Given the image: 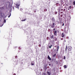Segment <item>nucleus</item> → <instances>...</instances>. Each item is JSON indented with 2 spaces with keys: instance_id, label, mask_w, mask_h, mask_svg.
Segmentation results:
<instances>
[{
  "instance_id": "nucleus-1",
  "label": "nucleus",
  "mask_w": 75,
  "mask_h": 75,
  "mask_svg": "<svg viewBox=\"0 0 75 75\" xmlns=\"http://www.w3.org/2000/svg\"><path fill=\"white\" fill-rule=\"evenodd\" d=\"M67 48L68 51H71L72 50V48L70 46H69Z\"/></svg>"
},
{
  "instance_id": "nucleus-2",
  "label": "nucleus",
  "mask_w": 75,
  "mask_h": 75,
  "mask_svg": "<svg viewBox=\"0 0 75 75\" xmlns=\"http://www.w3.org/2000/svg\"><path fill=\"white\" fill-rule=\"evenodd\" d=\"M55 25V23H53L52 24L50 25V26L52 28H54V25Z\"/></svg>"
},
{
  "instance_id": "nucleus-3",
  "label": "nucleus",
  "mask_w": 75,
  "mask_h": 75,
  "mask_svg": "<svg viewBox=\"0 0 75 75\" xmlns=\"http://www.w3.org/2000/svg\"><path fill=\"white\" fill-rule=\"evenodd\" d=\"M54 36H56L57 35V30L54 31Z\"/></svg>"
},
{
  "instance_id": "nucleus-4",
  "label": "nucleus",
  "mask_w": 75,
  "mask_h": 75,
  "mask_svg": "<svg viewBox=\"0 0 75 75\" xmlns=\"http://www.w3.org/2000/svg\"><path fill=\"white\" fill-rule=\"evenodd\" d=\"M19 6H20V5L18 4H16V8H18V9L19 8Z\"/></svg>"
},
{
  "instance_id": "nucleus-5",
  "label": "nucleus",
  "mask_w": 75,
  "mask_h": 75,
  "mask_svg": "<svg viewBox=\"0 0 75 75\" xmlns=\"http://www.w3.org/2000/svg\"><path fill=\"white\" fill-rule=\"evenodd\" d=\"M52 21H53V22H54V21H55V18H54V17H52Z\"/></svg>"
},
{
  "instance_id": "nucleus-6",
  "label": "nucleus",
  "mask_w": 75,
  "mask_h": 75,
  "mask_svg": "<svg viewBox=\"0 0 75 75\" xmlns=\"http://www.w3.org/2000/svg\"><path fill=\"white\" fill-rule=\"evenodd\" d=\"M47 74L48 75H51V72L49 71H47Z\"/></svg>"
},
{
  "instance_id": "nucleus-7",
  "label": "nucleus",
  "mask_w": 75,
  "mask_h": 75,
  "mask_svg": "<svg viewBox=\"0 0 75 75\" xmlns=\"http://www.w3.org/2000/svg\"><path fill=\"white\" fill-rule=\"evenodd\" d=\"M47 58H48V59H49V60H51V58H50V56L49 55L48 56Z\"/></svg>"
},
{
  "instance_id": "nucleus-8",
  "label": "nucleus",
  "mask_w": 75,
  "mask_h": 75,
  "mask_svg": "<svg viewBox=\"0 0 75 75\" xmlns=\"http://www.w3.org/2000/svg\"><path fill=\"white\" fill-rule=\"evenodd\" d=\"M62 38H64V33H62Z\"/></svg>"
},
{
  "instance_id": "nucleus-9",
  "label": "nucleus",
  "mask_w": 75,
  "mask_h": 75,
  "mask_svg": "<svg viewBox=\"0 0 75 75\" xmlns=\"http://www.w3.org/2000/svg\"><path fill=\"white\" fill-rule=\"evenodd\" d=\"M68 10H69L70 9H71V6H70L68 8Z\"/></svg>"
},
{
  "instance_id": "nucleus-10",
  "label": "nucleus",
  "mask_w": 75,
  "mask_h": 75,
  "mask_svg": "<svg viewBox=\"0 0 75 75\" xmlns=\"http://www.w3.org/2000/svg\"><path fill=\"white\" fill-rule=\"evenodd\" d=\"M67 48H68V47H67V45L66 46V48H65L66 52H67Z\"/></svg>"
},
{
  "instance_id": "nucleus-11",
  "label": "nucleus",
  "mask_w": 75,
  "mask_h": 75,
  "mask_svg": "<svg viewBox=\"0 0 75 75\" xmlns=\"http://www.w3.org/2000/svg\"><path fill=\"white\" fill-rule=\"evenodd\" d=\"M54 38H55L54 39V40L55 41H57V37H54Z\"/></svg>"
},
{
  "instance_id": "nucleus-12",
  "label": "nucleus",
  "mask_w": 75,
  "mask_h": 75,
  "mask_svg": "<svg viewBox=\"0 0 75 75\" xmlns=\"http://www.w3.org/2000/svg\"><path fill=\"white\" fill-rule=\"evenodd\" d=\"M26 20V19H24V20H22V21H25Z\"/></svg>"
},
{
  "instance_id": "nucleus-13",
  "label": "nucleus",
  "mask_w": 75,
  "mask_h": 75,
  "mask_svg": "<svg viewBox=\"0 0 75 75\" xmlns=\"http://www.w3.org/2000/svg\"><path fill=\"white\" fill-rule=\"evenodd\" d=\"M58 50H59V46H57V51H58Z\"/></svg>"
},
{
  "instance_id": "nucleus-14",
  "label": "nucleus",
  "mask_w": 75,
  "mask_h": 75,
  "mask_svg": "<svg viewBox=\"0 0 75 75\" xmlns=\"http://www.w3.org/2000/svg\"><path fill=\"white\" fill-rule=\"evenodd\" d=\"M51 38L52 39V38H54V35H52V36L51 37Z\"/></svg>"
},
{
  "instance_id": "nucleus-15",
  "label": "nucleus",
  "mask_w": 75,
  "mask_h": 75,
  "mask_svg": "<svg viewBox=\"0 0 75 75\" xmlns=\"http://www.w3.org/2000/svg\"><path fill=\"white\" fill-rule=\"evenodd\" d=\"M56 56V54H55L54 55H53V57H55Z\"/></svg>"
},
{
  "instance_id": "nucleus-16",
  "label": "nucleus",
  "mask_w": 75,
  "mask_h": 75,
  "mask_svg": "<svg viewBox=\"0 0 75 75\" xmlns=\"http://www.w3.org/2000/svg\"><path fill=\"white\" fill-rule=\"evenodd\" d=\"M64 68H67V66L66 65H64Z\"/></svg>"
},
{
  "instance_id": "nucleus-17",
  "label": "nucleus",
  "mask_w": 75,
  "mask_h": 75,
  "mask_svg": "<svg viewBox=\"0 0 75 75\" xmlns=\"http://www.w3.org/2000/svg\"><path fill=\"white\" fill-rule=\"evenodd\" d=\"M73 5L74 6L75 5V1L73 2Z\"/></svg>"
},
{
  "instance_id": "nucleus-18",
  "label": "nucleus",
  "mask_w": 75,
  "mask_h": 75,
  "mask_svg": "<svg viewBox=\"0 0 75 75\" xmlns=\"http://www.w3.org/2000/svg\"><path fill=\"white\" fill-rule=\"evenodd\" d=\"M51 47H52V45H51L49 47L50 48H51Z\"/></svg>"
},
{
  "instance_id": "nucleus-19",
  "label": "nucleus",
  "mask_w": 75,
  "mask_h": 75,
  "mask_svg": "<svg viewBox=\"0 0 75 75\" xmlns=\"http://www.w3.org/2000/svg\"><path fill=\"white\" fill-rule=\"evenodd\" d=\"M43 75H46V73H43Z\"/></svg>"
},
{
  "instance_id": "nucleus-20",
  "label": "nucleus",
  "mask_w": 75,
  "mask_h": 75,
  "mask_svg": "<svg viewBox=\"0 0 75 75\" xmlns=\"http://www.w3.org/2000/svg\"><path fill=\"white\" fill-rule=\"evenodd\" d=\"M55 14H57V12H55Z\"/></svg>"
},
{
  "instance_id": "nucleus-21",
  "label": "nucleus",
  "mask_w": 75,
  "mask_h": 75,
  "mask_svg": "<svg viewBox=\"0 0 75 75\" xmlns=\"http://www.w3.org/2000/svg\"><path fill=\"white\" fill-rule=\"evenodd\" d=\"M31 65H34V64L32 63Z\"/></svg>"
},
{
  "instance_id": "nucleus-22",
  "label": "nucleus",
  "mask_w": 75,
  "mask_h": 75,
  "mask_svg": "<svg viewBox=\"0 0 75 75\" xmlns=\"http://www.w3.org/2000/svg\"><path fill=\"white\" fill-rule=\"evenodd\" d=\"M38 46L39 47H41V45H39Z\"/></svg>"
},
{
  "instance_id": "nucleus-23",
  "label": "nucleus",
  "mask_w": 75,
  "mask_h": 75,
  "mask_svg": "<svg viewBox=\"0 0 75 75\" xmlns=\"http://www.w3.org/2000/svg\"><path fill=\"white\" fill-rule=\"evenodd\" d=\"M61 40H64V38H61Z\"/></svg>"
},
{
  "instance_id": "nucleus-24",
  "label": "nucleus",
  "mask_w": 75,
  "mask_h": 75,
  "mask_svg": "<svg viewBox=\"0 0 75 75\" xmlns=\"http://www.w3.org/2000/svg\"><path fill=\"white\" fill-rule=\"evenodd\" d=\"M64 59H65V56H64Z\"/></svg>"
},
{
  "instance_id": "nucleus-25",
  "label": "nucleus",
  "mask_w": 75,
  "mask_h": 75,
  "mask_svg": "<svg viewBox=\"0 0 75 75\" xmlns=\"http://www.w3.org/2000/svg\"><path fill=\"white\" fill-rule=\"evenodd\" d=\"M60 17H62V15H61V16H60Z\"/></svg>"
},
{
  "instance_id": "nucleus-26",
  "label": "nucleus",
  "mask_w": 75,
  "mask_h": 75,
  "mask_svg": "<svg viewBox=\"0 0 75 75\" xmlns=\"http://www.w3.org/2000/svg\"><path fill=\"white\" fill-rule=\"evenodd\" d=\"M17 58V56H15V58Z\"/></svg>"
},
{
  "instance_id": "nucleus-27",
  "label": "nucleus",
  "mask_w": 75,
  "mask_h": 75,
  "mask_svg": "<svg viewBox=\"0 0 75 75\" xmlns=\"http://www.w3.org/2000/svg\"><path fill=\"white\" fill-rule=\"evenodd\" d=\"M64 23H63L62 24V26H64Z\"/></svg>"
},
{
  "instance_id": "nucleus-28",
  "label": "nucleus",
  "mask_w": 75,
  "mask_h": 75,
  "mask_svg": "<svg viewBox=\"0 0 75 75\" xmlns=\"http://www.w3.org/2000/svg\"><path fill=\"white\" fill-rule=\"evenodd\" d=\"M6 21V20H4V23H5Z\"/></svg>"
},
{
  "instance_id": "nucleus-29",
  "label": "nucleus",
  "mask_w": 75,
  "mask_h": 75,
  "mask_svg": "<svg viewBox=\"0 0 75 75\" xmlns=\"http://www.w3.org/2000/svg\"><path fill=\"white\" fill-rule=\"evenodd\" d=\"M55 30V28H54V29H53V30L54 31Z\"/></svg>"
},
{
  "instance_id": "nucleus-30",
  "label": "nucleus",
  "mask_w": 75,
  "mask_h": 75,
  "mask_svg": "<svg viewBox=\"0 0 75 75\" xmlns=\"http://www.w3.org/2000/svg\"><path fill=\"white\" fill-rule=\"evenodd\" d=\"M56 63H57V64H58V61H56Z\"/></svg>"
},
{
  "instance_id": "nucleus-31",
  "label": "nucleus",
  "mask_w": 75,
  "mask_h": 75,
  "mask_svg": "<svg viewBox=\"0 0 75 75\" xmlns=\"http://www.w3.org/2000/svg\"><path fill=\"white\" fill-rule=\"evenodd\" d=\"M13 75H16V74L14 73L13 74Z\"/></svg>"
},
{
  "instance_id": "nucleus-32",
  "label": "nucleus",
  "mask_w": 75,
  "mask_h": 75,
  "mask_svg": "<svg viewBox=\"0 0 75 75\" xmlns=\"http://www.w3.org/2000/svg\"><path fill=\"white\" fill-rule=\"evenodd\" d=\"M61 11H63V9H61Z\"/></svg>"
},
{
  "instance_id": "nucleus-33",
  "label": "nucleus",
  "mask_w": 75,
  "mask_h": 75,
  "mask_svg": "<svg viewBox=\"0 0 75 75\" xmlns=\"http://www.w3.org/2000/svg\"><path fill=\"white\" fill-rule=\"evenodd\" d=\"M33 63H34V62H32Z\"/></svg>"
},
{
  "instance_id": "nucleus-34",
  "label": "nucleus",
  "mask_w": 75,
  "mask_h": 75,
  "mask_svg": "<svg viewBox=\"0 0 75 75\" xmlns=\"http://www.w3.org/2000/svg\"><path fill=\"white\" fill-rule=\"evenodd\" d=\"M2 14V13H1V16H2L1 15V14Z\"/></svg>"
},
{
  "instance_id": "nucleus-35",
  "label": "nucleus",
  "mask_w": 75,
  "mask_h": 75,
  "mask_svg": "<svg viewBox=\"0 0 75 75\" xmlns=\"http://www.w3.org/2000/svg\"><path fill=\"white\" fill-rule=\"evenodd\" d=\"M10 15L8 17V18L10 17Z\"/></svg>"
},
{
  "instance_id": "nucleus-36",
  "label": "nucleus",
  "mask_w": 75,
  "mask_h": 75,
  "mask_svg": "<svg viewBox=\"0 0 75 75\" xmlns=\"http://www.w3.org/2000/svg\"><path fill=\"white\" fill-rule=\"evenodd\" d=\"M49 65L50 66V65H51V64H49Z\"/></svg>"
},
{
  "instance_id": "nucleus-37",
  "label": "nucleus",
  "mask_w": 75,
  "mask_h": 75,
  "mask_svg": "<svg viewBox=\"0 0 75 75\" xmlns=\"http://www.w3.org/2000/svg\"><path fill=\"white\" fill-rule=\"evenodd\" d=\"M62 13V12H61V13Z\"/></svg>"
},
{
  "instance_id": "nucleus-38",
  "label": "nucleus",
  "mask_w": 75,
  "mask_h": 75,
  "mask_svg": "<svg viewBox=\"0 0 75 75\" xmlns=\"http://www.w3.org/2000/svg\"><path fill=\"white\" fill-rule=\"evenodd\" d=\"M70 2H71V1H70Z\"/></svg>"
},
{
  "instance_id": "nucleus-39",
  "label": "nucleus",
  "mask_w": 75,
  "mask_h": 75,
  "mask_svg": "<svg viewBox=\"0 0 75 75\" xmlns=\"http://www.w3.org/2000/svg\"><path fill=\"white\" fill-rule=\"evenodd\" d=\"M65 42H66V40H65Z\"/></svg>"
}]
</instances>
